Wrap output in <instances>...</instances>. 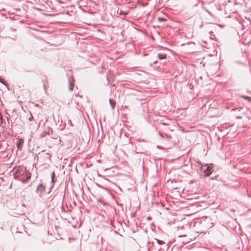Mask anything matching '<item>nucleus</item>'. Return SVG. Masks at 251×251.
<instances>
[{
	"label": "nucleus",
	"instance_id": "obj_1",
	"mask_svg": "<svg viewBox=\"0 0 251 251\" xmlns=\"http://www.w3.org/2000/svg\"><path fill=\"white\" fill-rule=\"evenodd\" d=\"M30 177V173L26 172L25 170L18 169L14 174V177L19 178L22 182L27 181Z\"/></svg>",
	"mask_w": 251,
	"mask_h": 251
},
{
	"label": "nucleus",
	"instance_id": "obj_2",
	"mask_svg": "<svg viewBox=\"0 0 251 251\" xmlns=\"http://www.w3.org/2000/svg\"><path fill=\"white\" fill-rule=\"evenodd\" d=\"M204 176H210L213 172V168L211 166H205L202 168Z\"/></svg>",
	"mask_w": 251,
	"mask_h": 251
},
{
	"label": "nucleus",
	"instance_id": "obj_3",
	"mask_svg": "<svg viewBox=\"0 0 251 251\" xmlns=\"http://www.w3.org/2000/svg\"><path fill=\"white\" fill-rule=\"evenodd\" d=\"M45 187L42 184H39L36 188V193L40 197H42L43 194L45 192Z\"/></svg>",
	"mask_w": 251,
	"mask_h": 251
},
{
	"label": "nucleus",
	"instance_id": "obj_4",
	"mask_svg": "<svg viewBox=\"0 0 251 251\" xmlns=\"http://www.w3.org/2000/svg\"><path fill=\"white\" fill-rule=\"evenodd\" d=\"M24 139L22 138H18L17 139V141L16 142V147L18 148V149L20 150L21 149L23 145L24 144Z\"/></svg>",
	"mask_w": 251,
	"mask_h": 251
},
{
	"label": "nucleus",
	"instance_id": "obj_5",
	"mask_svg": "<svg viewBox=\"0 0 251 251\" xmlns=\"http://www.w3.org/2000/svg\"><path fill=\"white\" fill-rule=\"evenodd\" d=\"M74 79L73 76H69L68 78L69 88L70 91H73L74 88Z\"/></svg>",
	"mask_w": 251,
	"mask_h": 251
},
{
	"label": "nucleus",
	"instance_id": "obj_6",
	"mask_svg": "<svg viewBox=\"0 0 251 251\" xmlns=\"http://www.w3.org/2000/svg\"><path fill=\"white\" fill-rule=\"evenodd\" d=\"M109 103L110 104V106L112 109H114L115 105H116V101L115 100L110 99H109Z\"/></svg>",
	"mask_w": 251,
	"mask_h": 251
},
{
	"label": "nucleus",
	"instance_id": "obj_7",
	"mask_svg": "<svg viewBox=\"0 0 251 251\" xmlns=\"http://www.w3.org/2000/svg\"><path fill=\"white\" fill-rule=\"evenodd\" d=\"M157 56L159 59L166 58L167 55L165 53H158Z\"/></svg>",
	"mask_w": 251,
	"mask_h": 251
},
{
	"label": "nucleus",
	"instance_id": "obj_8",
	"mask_svg": "<svg viewBox=\"0 0 251 251\" xmlns=\"http://www.w3.org/2000/svg\"><path fill=\"white\" fill-rule=\"evenodd\" d=\"M242 98H244V99L248 100L250 101H251V97L247 96H242Z\"/></svg>",
	"mask_w": 251,
	"mask_h": 251
},
{
	"label": "nucleus",
	"instance_id": "obj_9",
	"mask_svg": "<svg viewBox=\"0 0 251 251\" xmlns=\"http://www.w3.org/2000/svg\"><path fill=\"white\" fill-rule=\"evenodd\" d=\"M155 240H156V242L159 245H162L165 243L162 240L157 239H155Z\"/></svg>",
	"mask_w": 251,
	"mask_h": 251
},
{
	"label": "nucleus",
	"instance_id": "obj_10",
	"mask_svg": "<svg viewBox=\"0 0 251 251\" xmlns=\"http://www.w3.org/2000/svg\"><path fill=\"white\" fill-rule=\"evenodd\" d=\"M0 82H1V83H2L3 84H4V85H7V82L5 81V80H4L3 78H1L0 77Z\"/></svg>",
	"mask_w": 251,
	"mask_h": 251
},
{
	"label": "nucleus",
	"instance_id": "obj_11",
	"mask_svg": "<svg viewBox=\"0 0 251 251\" xmlns=\"http://www.w3.org/2000/svg\"><path fill=\"white\" fill-rule=\"evenodd\" d=\"M51 177V182L54 183V178L55 177V173H54V172H52Z\"/></svg>",
	"mask_w": 251,
	"mask_h": 251
},
{
	"label": "nucleus",
	"instance_id": "obj_12",
	"mask_svg": "<svg viewBox=\"0 0 251 251\" xmlns=\"http://www.w3.org/2000/svg\"><path fill=\"white\" fill-rule=\"evenodd\" d=\"M158 20L160 22H165L166 21V20L163 18L159 17L158 18Z\"/></svg>",
	"mask_w": 251,
	"mask_h": 251
},
{
	"label": "nucleus",
	"instance_id": "obj_13",
	"mask_svg": "<svg viewBox=\"0 0 251 251\" xmlns=\"http://www.w3.org/2000/svg\"><path fill=\"white\" fill-rule=\"evenodd\" d=\"M119 14L120 15H125L126 14V13L125 12L123 11L122 10H121L119 12Z\"/></svg>",
	"mask_w": 251,
	"mask_h": 251
},
{
	"label": "nucleus",
	"instance_id": "obj_14",
	"mask_svg": "<svg viewBox=\"0 0 251 251\" xmlns=\"http://www.w3.org/2000/svg\"><path fill=\"white\" fill-rule=\"evenodd\" d=\"M201 2L202 4H203V2L201 1V0H197V2L194 4V6H197L199 4V2Z\"/></svg>",
	"mask_w": 251,
	"mask_h": 251
},
{
	"label": "nucleus",
	"instance_id": "obj_15",
	"mask_svg": "<svg viewBox=\"0 0 251 251\" xmlns=\"http://www.w3.org/2000/svg\"><path fill=\"white\" fill-rule=\"evenodd\" d=\"M33 118V117L32 115H31V114H30V116L29 117V120L31 121Z\"/></svg>",
	"mask_w": 251,
	"mask_h": 251
},
{
	"label": "nucleus",
	"instance_id": "obj_16",
	"mask_svg": "<svg viewBox=\"0 0 251 251\" xmlns=\"http://www.w3.org/2000/svg\"><path fill=\"white\" fill-rule=\"evenodd\" d=\"M46 155H47V157L48 158H50V154L49 153H46Z\"/></svg>",
	"mask_w": 251,
	"mask_h": 251
},
{
	"label": "nucleus",
	"instance_id": "obj_17",
	"mask_svg": "<svg viewBox=\"0 0 251 251\" xmlns=\"http://www.w3.org/2000/svg\"><path fill=\"white\" fill-rule=\"evenodd\" d=\"M47 134V132H44L42 134V136L44 137V136H45Z\"/></svg>",
	"mask_w": 251,
	"mask_h": 251
},
{
	"label": "nucleus",
	"instance_id": "obj_18",
	"mask_svg": "<svg viewBox=\"0 0 251 251\" xmlns=\"http://www.w3.org/2000/svg\"><path fill=\"white\" fill-rule=\"evenodd\" d=\"M156 62H157V61H154V62H153V63H154V64H156Z\"/></svg>",
	"mask_w": 251,
	"mask_h": 251
}]
</instances>
